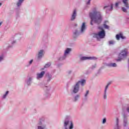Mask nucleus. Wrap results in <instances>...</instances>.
I'll use <instances>...</instances> for the list:
<instances>
[{
	"mask_svg": "<svg viewBox=\"0 0 129 129\" xmlns=\"http://www.w3.org/2000/svg\"><path fill=\"white\" fill-rule=\"evenodd\" d=\"M79 98H80V95L77 94L74 97L73 101L76 102V101H78Z\"/></svg>",
	"mask_w": 129,
	"mask_h": 129,
	"instance_id": "nucleus-20",
	"label": "nucleus"
},
{
	"mask_svg": "<svg viewBox=\"0 0 129 129\" xmlns=\"http://www.w3.org/2000/svg\"><path fill=\"white\" fill-rule=\"evenodd\" d=\"M50 66H51V62H48L47 63L45 66H44V68H41L40 69L41 71L44 70L45 69V68H49V67H50Z\"/></svg>",
	"mask_w": 129,
	"mask_h": 129,
	"instance_id": "nucleus-21",
	"label": "nucleus"
},
{
	"mask_svg": "<svg viewBox=\"0 0 129 129\" xmlns=\"http://www.w3.org/2000/svg\"><path fill=\"white\" fill-rule=\"evenodd\" d=\"M66 58H67V56L65 55V54H63V55L59 57L58 60H59V61H63Z\"/></svg>",
	"mask_w": 129,
	"mask_h": 129,
	"instance_id": "nucleus-22",
	"label": "nucleus"
},
{
	"mask_svg": "<svg viewBox=\"0 0 129 129\" xmlns=\"http://www.w3.org/2000/svg\"><path fill=\"white\" fill-rule=\"evenodd\" d=\"M48 75V80H51L52 79V75H49V74H47Z\"/></svg>",
	"mask_w": 129,
	"mask_h": 129,
	"instance_id": "nucleus-34",
	"label": "nucleus"
},
{
	"mask_svg": "<svg viewBox=\"0 0 129 129\" xmlns=\"http://www.w3.org/2000/svg\"><path fill=\"white\" fill-rule=\"evenodd\" d=\"M76 26H77V24H76Z\"/></svg>",
	"mask_w": 129,
	"mask_h": 129,
	"instance_id": "nucleus-41",
	"label": "nucleus"
},
{
	"mask_svg": "<svg viewBox=\"0 0 129 129\" xmlns=\"http://www.w3.org/2000/svg\"><path fill=\"white\" fill-rule=\"evenodd\" d=\"M106 122V118H104L103 119H102V123L103 124H104V123H105Z\"/></svg>",
	"mask_w": 129,
	"mask_h": 129,
	"instance_id": "nucleus-30",
	"label": "nucleus"
},
{
	"mask_svg": "<svg viewBox=\"0 0 129 129\" xmlns=\"http://www.w3.org/2000/svg\"><path fill=\"white\" fill-rule=\"evenodd\" d=\"M91 68H92V69H94V68H96V64H93V65L92 66Z\"/></svg>",
	"mask_w": 129,
	"mask_h": 129,
	"instance_id": "nucleus-37",
	"label": "nucleus"
},
{
	"mask_svg": "<svg viewBox=\"0 0 129 129\" xmlns=\"http://www.w3.org/2000/svg\"><path fill=\"white\" fill-rule=\"evenodd\" d=\"M33 81V77H29L27 80L25 81V83L27 85H31L32 84V81Z\"/></svg>",
	"mask_w": 129,
	"mask_h": 129,
	"instance_id": "nucleus-16",
	"label": "nucleus"
},
{
	"mask_svg": "<svg viewBox=\"0 0 129 129\" xmlns=\"http://www.w3.org/2000/svg\"><path fill=\"white\" fill-rule=\"evenodd\" d=\"M97 58L94 56H82L81 57L80 60L84 61L85 60H96Z\"/></svg>",
	"mask_w": 129,
	"mask_h": 129,
	"instance_id": "nucleus-10",
	"label": "nucleus"
},
{
	"mask_svg": "<svg viewBox=\"0 0 129 129\" xmlns=\"http://www.w3.org/2000/svg\"><path fill=\"white\" fill-rule=\"evenodd\" d=\"M106 8H107V10H108L109 11H112V10H113V4H111L110 5L108 6H105L104 7V9H106Z\"/></svg>",
	"mask_w": 129,
	"mask_h": 129,
	"instance_id": "nucleus-19",
	"label": "nucleus"
},
{
	"mask_svg": "<svg viewBox=\"0 0 129 129\" xmlns=\"http://www.w3.org/2000/svg\"><path fill=\"white\" fill-rule=\"evenodd\" d=\"M80 89V86L78 85L77 83L73 86L72 88L70 89V92L71 93H78L79 92V90Z\"/></svg>",
	"mask_w": 129,
	"mask_h": 129,
	"instance_id": "nucleus-6",
	"label": "nucleus"
},
{
	"mask_svg": "<svg viewBox=\"0 0 129 129\" xmlns=\"http://www.w3.org/2000/svg\"><path fill=\"white\" fill-rule=\"evenodd\" d=\"M90 0H89L88 1V2L87 3V5H90Z\"/></svg>",
	"mask_w": 129,
	"mask_h": 129,
	"instance_id": "nucleus-38",
	"label": "nucleus"
},
{
	"mask_svg": "<svg viewBox=\"0 0 129 129\" xmlns=\"http://www.w3.org/2000/svg\"><path fill=\"white\" fill-rule=\"evenodd\" d=\"M109 86V84H108L106 86L104 90V92H107V89H108V86Z\"/></svg>",
	"mask_w": 129,
	"mask_h": 129,
	"instance_id": "nucleus-29",
	"label": "nucleus"
},
{
	"mask_svg": "<svg viewBox=\"0 0 129 129\" xmlns=\"http://www.w3.org/2000/svg\"><path fill=\"white\" fill-rule=\"evenodd\" d=\"M2 25H3V22H0V28H1V26H2Z\"/></svg>",
	"mask_w": 129,
	"mask_h": 129,
	"instance_id": "nucleus-39",
	"label": "nucleus"
},
{
	"mask_svg": "<svg viewBox=\"0 0 129 129\" xmlns=\"http://www.w3.org/2000/svg\"><path fill=\"white\" fill-rule=\"evenodd\" d=\"M72 72H73V71L71 70H70L68 71L67 74H69V75H70V74H72Z\"/></svg>",
	"mask_w": 129,
	"mask_h": 129,
	"instance_id": "nucleus-32",
	"label": "nucleus"
},
{
	"mask_svg": "<svg viewBox=\"0 0 129 129\" xmlns=\"http://www.w3.org/2000/svg\"><path fill=\"white\" fill-rule=\"evenodd\" d=\"M108 67H116L117 65L115 63H109L107 64Z\"/></svg>",
	"mask_w": 129,
	"mask_h": 129,
	"instance_id": "nucleus-23",
	"label": "nucleus"
},
{
	"mask_svg": "<svg viewBox=\"0 0 129 129\" xmlns=\"http://www.w3.org/2000/svg\"><path fill=\"white\" fill-rule=\"evenodd\" d=\"M22 37H18L16 39H11L10 40V44H9L7 47L8 48H13L14 45H16L18 43V41H21Z\"/></svg>",
	"mask_w": 129,
	"mask_h": 129,
	"instance_id": "nucleus-5",
	"label": "nucleus"
},
{
	"mask_svg": "<svg viewBox=\"0 0 129 129\" xmlns=\"http://www.w3.org/2000/svg\"><path fill=\"white\" fill-rule=\"evenodd\" d=\"M124 7L121 8L122 12L124 13H127V10L129 9L128 0H122V1Z\"/></svg>",
	"mask_w": 129,
	"mask_h": 129,
	"instance_id": "nucleus-7",
	"label": "nucleus"
},
{
	"mask_svg": "<svg viewBox=\"0 0 129 129\" xmlns=\"http://www.w3.org/2000/svg\"><path fill=\"white\" fill-rule=\"evenodd\" d=\"M4 55H0V62H2V61H4Z\"/></svg>",
	"mask_w": 129,
	"mask_h": 129,
	"instance_id": "nucleus-33",
	"label": "nucleus"
},
{
	"mask_svg": "<svg viewBox=\"0 0 129 129\" xmlns=\"http://www.w3.org/2000/svg\"><path fill=\"white\" fill-rule=\"evenodd\" d=\"M120 38L123 40H125V39H126V37L123 36V34H122V33L121 32L116 34V39L117 40V41H119Z\"/></svg>",
	"mask_w": 129,
	"mask_h": 129,
	"instance_id": "nucleus-11",
	"label": "nucleus"
},
{
	"mask_svg": "<svg viewBox=\"0 0 129 129\" xmlns=\"http://www.w3.org/2000/svg\"><path fill=\"white\" fill-rule=\"evenodd\" d=\"M2 5H3V4L0 3V7H2Z\"/></svg>",
	"mask_w": 129,
	"mask_h": 129,
	"instance_id": "nucleus-40",
	"label": "nucleus"
},
{
	"mask_svg": "<svg viewBox=\"0 0 129 129\" xmlns=\"http://www.w3.org/2000/svg\"><path fill=\"white\" fill-rule=\"evenodd\" d=\"M90 17L92 20L91 25H93L92 22H94L96 24H100L103 20V17L101 13L98 10V8H95L93 10V12L90 13Z\"/></svg>",
	"mask_w": 129,
	"mask_h": 129,
	"instance_id": "nucleus-1",
	"label": "nucleus"
},
{
	"mask_svg": "<svg viewBox=\"0 0 129 129\" xmlns=\"http://www.w3.org/2000/svg\"><path fill=\"white\" fill-rule=\"evenodd\" d=\"M76 17H77V10H76V9H74L72 14L71 18V21H74V20L76 19Z\"/></svg>",
	"mask_w": 129,
	"mask_h": 129,
	"instance_id": "nucleus-13",
	"label": "nucleus"
},
{
	"mask_svg": "<svg viewBox=\"0 0 129 129\" xmlns=\"http://www.w3.org/2000/svg\"><path fill=\"white\" fill-rule=\"evenodd\" d=\"M25 2V0H18V2L16 3V6L18 8H20L21 6H22V4H23Z\"/></svg>",
	"mask_w": 129,
	"mask_h": 129,
	"instance_id": "nucleus-18",
	"label": "nucleus"
},
{
	"mask_svg": "<svg viewBox=\"0 0 129 129\" xmlns=\"http://www.w3.org/2000/svg\"><path fill=\"white\" fill-rule=\"evenodd\" d=\"M44 75H45V71H42L40 73H37L36 75V79L38 80L42 79V78L44 77Z\"/></svg>",
	"mask_w": 129,
	"mask_h": 129,
	"instance_id": "nucleus-12",
	"label": "nucleus"
},
{
	"mask_svg": "<svg viewBox=\"0 0 129 129\" xmlns=\"http://www.w3.org/2000/svg\"><path fill=\"white\" fill-rule=\"evenodd\" d=\"M85 31H86V23L83 22L81 26L80 32L78 31V30H75L73 32V36L76 38V37H77V36L79 35V33L84 34V33H85Z\"/></svg>",
	"mask_w": 129,
	"mask_h": 129,
	"instance_id": "nucleus-2",
	"label": "nucleus"
},
{
	"mask_svg": "<svg viewBox=\"0 0 129 129\" xmlns=\"http://www.w3.org/2000/svg\"><path fill=\"white\" fill-rule=\"evenodd\" d=\"M128 124V121L127 120H124V126H126Z\"/></svg>",
	"mask_w": 129,
	"mask_h": 129,
	"instance_id": "nucleus-28",
	"label": "nucleus"
},
{
	"mask_svg": "<svg viewBox=\"0 0 129 129\" xmlns=\"http://www.w3.org/2000/svg\"><path fill=\"white\" fill-rule=\"evenodd\" d=\"M71 51H72V49L71 48H67L64 51L63 55L67 57V56L70 54Z\"/></svg>",
	"mask_w": 129,
	"mask_h": 129,
	"instance_id": "nucleus-15",
	"label": "nucleus"
},
{
	"mask_svg": "<svg viewBox=\"0 0 129 129\" xmlns=\"http://www.w3.org/2000/svg\"><path fill=\"white\" fill-rule=\"evenodd\" d=\"M34 61L33 59H31L29 61V65H31V64L33 63V62Z\"/></svg>",
	"mask_w": 129,
	"mask_h": 129,
	"instance_id": "nucleus-36",
	"label": "nucleus"
},
{
	"mask_svg": "<svg viewBox=\"0 0 129 129\" xmlns=\"http://www.w3.org/2000/svg\"><path fill=\"white\" fill-rule=\"evenodd\" d=\"M104 99H107V92H104L103 95Z\"/></svg>",
	"mask_w": 129,
	"mask_h": 129,
	"instance_id": "nucleus-26",
	"label": "nucleus"
},
{
	"mask_svg": "<svg viewBox=\"0 0 129 129\" xmlns=\"http://www.w3.org/2000/svg\"><path fill=\"white\" fill-rule=\"evenodd\" d=\"M93 38H96L97 40L99 39H103L105 37V31L103 29H102L101 31H99L98 33H94L93 35Z\"/></svg>",
	"mask_w": 129,
	"mask_h": 129,
	"instance_id": "nucleus-4",
	"label": "nucleus"
},
{
	"mask_svg": "<svg viewBox=\"0 0 129 129\" xmlns=\"http://www.w3.org/2000/svg\"><path fill=\"white\" fill-rule=\"evenodd\" d=\"M114 44H115V40H110V41H108V45H109V46L114 45Z\"/></svg>",
	"mask_w": 129,
	"mask_h": 129,
	"instance_id": "nucleus-24",
	"label": "nucleus"
},
{
	"mask_svg": "<svg viewBox=\"0 0 129 129\" xmlns=\"http://www.w3.org/2000/svg\"><path fill=\"white\" fill-rule=\"evenodd\" d=\"M89 94V91H86V92L84 95L85 98H87V97H88Z\"/></svg>",
	"mask_w": 129,
	"mask_h": 129,
	"instance_id": "nucleus-27",
	"label": "nucleus"
},
{
	"mask_svg": "<svg viewBox=\"0 0 129 129\" xmlns=\"http://www.w3.org/2000/svg\"><path fill=\"white\" fill-rule=\"evenodd\" d=\"M116 129H119V128H118V118H116Z\"/></svg>",
	"mask_w": 129,
	"mask_h": 129,
	"instance_id": "nucleus-31",
	"label": "nucleus"
},
{
	"mask_svg": "<svg viewBox=\"0 0 129 129\" xmlns=\"http://www.w3.org/2000/svg\"><path fill=\"white\" fill-rule=\"evenodd\" d=\"M127 49H124L121 51V52L119 54L118 57L119 60H121L122 59H124L126 55H127Z\"/></svg>",
	"mask_w": 129,
	"mask_h": 129,
	"instance_id": "nucleus-8",
	"label": "nucleus"
},
{
	"mask_svg": "<svg viewBox=\"0 0 129 129\" xmlns=\"http://www.w3.org/2000/svg\"><path fill=\"white\" fill-rule=\"evenodd\" d=\"M47 120L45 118H40L37 123L38 129H46L47 127Z\"/></svg>",
	"mask_w": 129,
	"mask_h": 129,
	"instance_id": "nucleus-3",
	"label": "nucleus"
},
{
	"mask_svg": "<svg viewBox=\"0 0 129 129\" xmlns=\"http://www.w3.org/2000/svg\"><path fill=\"white\" fill-rule=\"evenodd\" d=\"M45 55V50L44 49H40L38 50L37 54H36V58L38 60H41L44 55Z\"/></svg>",
	"mask_w": 129,
	"mask_h": 129,
	"instance_id": "nucleus-9",
	"label": "nucleus"
},
{
	"mask_svg": "<svg viewBox=\"0 0 129 129\" xmlns=\"http://www.w3.org/2000/svg\"><path fill=\"white\" fill-rule=\"evenodd\" d=\"M107 24H108V21H105L104 23V27L105 29H108V28H109V27L106 25Z\"/></svg>",
	"mask_w": 129,
	"mask_h": 129,
	"instance_id": "nucleus-25",
	"label": "nucleus"
},
{
	"mask_svg": "<svg viewBox=\"0 0 129 129\" xmlns=\"http://www.w3.org/2000/svg\"><path fill=\"white\" fill-rule=\"evenodd\" d=\"M10 93V91H6L2 95V99H6L7 97H8L9 94Z\"/></svg>",
	"mask_w": 129,
	"mask_h": 129,
	"instance_id": "nucleus-17",
	"label": "nucleus"
},
{
	"mask_svg": "<svg viewBox=\"0 0 129 129\" xmlns=\"http://www.w3.org/2000/svg\"><path fill=\"white\" fill-rule=\"evenodd\" d=\"M119 4H120V2H117L115 3V6L116 7V8H117V7H118Z\"/></svg>",
	"mask_w": 129,
	"mask_h": 129,
	"instance_id": "nucleus-35",
	"label": "nucleus"
},
{
	"mask_svg": "<svg viewBox=\"0 0 129 129\" xmlns=\"http://www.w3.org/2000/svg\"><path fill=\"white\" fill-rule=\"evenodd\" d=\"M76 83L77 84H78V85L80 86V84H81V86H84L85 85V84H86V80H85L84 79H82V80L78 81Z\"/></svg>",
	"mask_w": 129,
	"mask_h": 129,
	"instance_id": "nucleus-14",
	"label": "nucleus"
}]
</instances>
